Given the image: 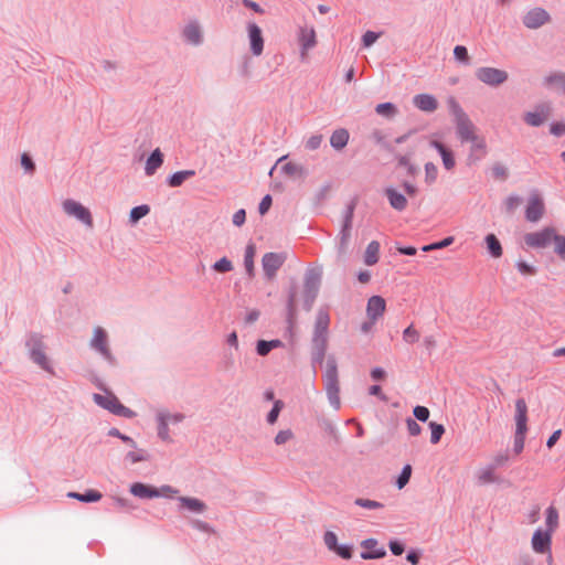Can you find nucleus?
<instances>
[{"mask_svg":"<svg viewBox=\"0 0 565 565\" xmlns=\"http://www.w3.org/2000/svg\"><path fill=\"white\" fill-rule=\"evenodd\" d=\"M448 106L451 115L454 116L456 135L460 141L468 142L477 140L476 126L459 103L454 97H450L448 99Z\"/></svg>","mask_w":565,"mask_h":565,"instance_id":"1","label":"nucleus"},{"mask_svg":"<svg viewBox=\"0 0 565 565\" xmlns=\"http://www.w3.org/2000/svg\"><path fill=\"white\" fill-rule=\"evenodd\" d=\"M24 344L28 350L29 359L43 371L54 374V369L46 355V345L43 334L39 332L28 333Z\"/></svg>","mask_w":565,"mask_h":565,"instance_id":"2","label":"nucleus"},{"mask_svg":"<svg viewBox=\"0 0 565 565\" xmlns=\"http://www.w3.org/2000/svg\"><path fill=\"white\" fill-rule=\"evenodd\" d=\"M323 383L330 405L334 409H339L341 406L339 374L337 360L333 355H329L327 358L326 371L323 373Z\"/></svg>","mask_w":565,"mask_h":565,"instance_id":"3","label":"nucleus"},{"mask_svg":"<svg viewBox=\"0 0 565 565\" xmlns=\"http://www.w3.org/2000/svg\"><path fill=\"white\" fill-rule=\"evenodd\" d=\"M93 399L99 407L110 412L116 416L128 419L136 417V413L129 407L122 405L117 396L113 393H107L106 395L95 393L93 395Z\"/></svg>","mask_w":565,"mask_h":565,"instance_id":"4","label":"nucleus"},{"mask_svg":"<svg viewBox=\"0 0 565 565\" xmlns=\"http://www.w3.org/2000/svg\"><path fill=\"white\" fill-rule=\"evenodd\" d=\"M89 347L92 350L100 354L109 364H116V359L108 345V334L104 328L96 327L94 329V335L89 342Z\"/></svg>","mask_w":565,"mask_h":565,"instance_id":"5","label":"nucleus"},{"mask_svg":"<svg viewBox=\"0 0 565 565\" xmlns=\"http://www.w3.org/2000/svg\"><path fill=\"white\" fill-rule=\"evenodd\" d=\"M557 236L558 234L554 227L546 226L541 231L525 234L524 242L532 248H546L552 242L555 243Z\"/></svg>","mask_w":565,"mask_h":565,"instance_id":"6","label":"nucleus"},{"mask_svg":"<svg viewBox=\"0 0 565 565\" xmlns=\"http://www.w3.org/2000/svg\"><path fill=\"white\" fill-rule=\"evenodd\" d=\"M476 77L480 82L497 87L508 81V73L495 67L483 66L476 71Z\"/></svg>","mask_w":565,"mask_h":565,"instance_id":"7","label":"nucleus"},{"mask_svg":"<svg viewBox=\"0 0 565 565\" xmlns=\"http://www.w3.org/2000/svg\"><path fill=\"white\" fill-rule=\"evenodd\" d=\"M286 259L287 257L284 253H266L262 258V266L265 277L269 280L273 279Z\"/></svg>","mask_w":565,"mask_h":565,"instance_id":"8","label":"nucleus"},{"mask_svg":"<svg viewBox=\"0 0 565 565\" xmlns=\"http://www.w3.org/2000/svg\"><path fill=\"white\" fill-rule=\"evenodd\" d=\"M63 210L66 214L76 217L83 224L89 227L93 226V217L89 210L79 202L67 199L63 202Z\"/></svg>","mask_w":565,"mask_h":565,"instance_id":"9","label":"nucleus"},{"mask_svg":"<svg viewBox=\"0 0 565 565\" xmlns=\"http://www.w3.org/2000/svg\"><path fill=\"white\" fill-rule=\"evenodd\" d=\"M550 21V13L545 9L539 7L531 9L522 19L524 26L531 30L539 29Z\"/></svg>","mask_w":565,"mask_h":565,"instance_id":"10","label":"nucleus"},{"mask_svg":"<svg viewBox=\"0 0 565 565\" xmlns=\"http://www.w3.org/2000/svg\"><path fill=\"white\" fill-rule=\"evenodd\" d=\"M297 296L298 286L292 282L288 288L287 303H286V323L289 330L294 329L297 320Z\"/></svg>","mask_w":565,"mask_h":565,"instance_id":"11","label":"nucleus"},{"mask_svg":"<svg viewBox=\"0 0 565 565\" xmlns=\"http://www.w3.org/2000/svg\"><path fill=\"white\" fill-rule=\"evenodd\" d=\"M545 213V204L539 194H533L529 199L525 209V218L531 223L539 222Z\"/></svg>","mask_w":565,"mask_h":565,"instance_id":"12","label":"nucleus"},{"mask_svg":"<svg viewBox=\"0 0 565 565\" xmlns=\"http://www.w3.org/2000/svg\"><path fill=\"white\" fill-rule=\"evenodd\" d=\"M183 40L193 46H199L203 43V33L198 20L188 22L182 30Z\"/></svg>","mask_w":565,"mask_h":565,"instance_id":"13","label":"nucleus"},{"mask_svg":"<svg viewBox=\"0 0 565 565\" xmlns=\"http://www.w3.org/2000/svg\"><path fill=\"white\" fill-rule=\"evenodd\" d=\"M361 546L363 548L361 558L363 559H380L386 555V550L383 546H379V542L375 539L362 541Z\"/></svg>","mask_w":565,"mask_h":565,"instance_id":"14","label":"nucleus"},{"mask_svg":"<svg viewBox=\"0 0 565 565\" xmlns=\"http://www.w3.org/2000/svg\"><path fill=\"white\" fill-rule=\"evenodd\" d=\"M355 206H356L355 200H351L345 206V210L343 213L342 228L340 231V237H341L342 245L347 244L348 239L350 238Z\"/></svg>","mask_w":565,"mask_h":565,"instance_id":"15","label":"nucleus"},{"mask_svg":"<svg viewBox=\"0 0 565 565\" xmlns=\"http://www.w3.org/2000/svg\"><path fill=\"white\" fill-rule=\"evenodd\" d=\"M248 39L250 44V51L254 55L258 56L264 50V38L262 29L254 22H249L247 25Z\"/></svg>","mask_w":565,"mask_h":565,"instance_id":"16","label":"nucleus"},{"mask_svg":"<svg viewBox=\"0 0 565 565\" xmlns=\"http://www.w3.org/2000/svg\"><path fill=\"white\" fill-rule=\"evenodd\" d=\"M515 433L520 435L527 433V405L524 398L515 401Z\"/></svg>","mask_w":565,"mask_h":565,"instance_id":"17","label":"nucleus"},{"mask_svg":"<svg viewBox=\"0 0 565 565\" xmlns=\"http://www.w3.org/2000/svg\"><path fill=\"white\" fill-rule=\"evenodd\" d=\"M552 533L548 531L536 530L532 536V547L536 553L544 554L551 552Z\"/></svg>","mask_w":565,"mask_h":565,"instance_id":"18","label":"nucleus"},{"mask_svg":"<svg viewBox=\"0 0 565 565\" xmlns=\"http://www.w3.org/2000/svg\"><path fill=\"white\" fill-rule=\"evenodd\" d=\"M429 146L438 151L441 157L444 168L446 170H452L456 166L455 156L451 149L444 145L439 140H430Z\"/></svg>","mask_w":565,"mask_h":565,"instance_id":"19","label":"nucleus"},{"mask_svg":"<svg viewBox=\"0 0 565 565\" xmlns=\"http://www.w3.org/2000/svg\"><path fill=\"white\" fill-rule=\"evenodd\" d=\"M129 491L132 495L140 499H153L161 497V492L158 491V488L142 482L132 483Z\"/></svg>","mask_w":565,"mask_h":565,"instance_id":"20","label":"nucleus"},{"mask_svg":"<svg viewBox=\"0 0 565 565\" xmlns=\"http://www.w3.org/2000/svg\"><path fill=\"white\" fill-rule=\"evenodd\" d=\"M416 108L426 113H434L438 108V100L430 94H418L413 98Z\"/></svg>","mask_w":565,"mask_h":565,"instance_id":"21","label":"nucleus"},{"mask_svg":"<svg viewBox=\"0 0 565 565\" xmlns=\"http://www.w3.org/2000/svg\"><path fill=\"white\" fill-rule=\"evenodd\" d=\"M330 316L327 309H319L317 312L313 334L328 335L329 334Z\"/></svg>","mask_w":565,"mask_h":565,"instance_id":"22","label":"nucleus"},{"mask_svg":"<svg viewBox=\"0 0 565 565\" xmlns=\"http://www.w3.org/2000/svg\"><path fill=\"white\" fill-rule=\"evenodd\" d=\"M537 108H541V111H529L524 115V121L529 126L540 127L547 119L550 115V107L542 105Z\"/></svg>","mask_w":565,"mask_h":565,"instance_id":"23","label":"nucleus"},{"mask_svg":"<svg viewBox=\"0 0 565 565\" xmlns=\"http://www.w3.org/2000/svg\"><path fill=\"white\" fill-rule=\"evenodd\" d=\"M178 501L180 503V509H185L193 513H203L206 510V504L193 497H179Z\"/></svg>","mask_w":565,"mask_h":565,"instance_id":"24","label":"nucleus"},{"mask_svg":"<svg viewBox=\"0 0 565 565\" xmlns=\"http://www.w3.org/2000/svg\"><path fill=\"white\" fill-rule=\"evenodd\" d=\"M163 153L159 148L154 149L146 161L145 173L148 177L153 175L163 164Z\"/></svg>","mask_w":565,"mask_h":565,"instance_id":"25","label":"nucleus"},{"mask_svg":"<svg viewBox=\"0 0 565 565\" xmlns=\"http://www.w3.org/2000/svg\"><path fill=\"white\" fill-rule=\"evenodd\" d=\"M385 299L381 296H372L367 301L366 311L371 319L375 320L385 310Z\"/></svg>","mask_w":565,"mask_h":565,"instance_id":"26","label":"nucleus"},{"mask_svg":"<svg viewBox=\"0 0 565 565\" xmlns=\"http://www.w3.org/2000/svg\"><path fill=\"white\" fill-rule=\"evenodd\" d=\"M322 271L319 268H309L305 274L303 288L320 290Z\"/></svg>","mask_w":565,"mask_h":565,"instance_id":"27","label":"nucleus"},{"mask_svg":"<svg viewBox=\"0 0 565 565\" xmlns=\"http://www.w3.org/2000/svg\"><path fill=\"white\" fill-rule=\"evenodd\" d=\"M299 42H300L302 52L312 49L317 43L315 29L307 28V26L300 28Z\"/></svg>","mask_w":565,"mask_h":565,"instance_id":"28","label":"nucleus"},{"mask_svg":"<svg viewBox=\"0 0 565 565\" xmlns=\"http://www.w3.org/2000/svg\"><path fill=\"white\" fill-rule=\"evenodd\" d=\"M157 419V434L162 441L171 443L169 423L167 422V415L163 411H159L156 416Z\"/></svg>","mask_w":565,"mask_h":565,"instance_id":"29","label":"nucleus"},{"mask_svg":"<svg viewBox=\"0 0 565 565\" xmlns=\"http://www.w3.org/2000/svg\"><path fill=\"white\" fill-rule=\"evenodd\" d=\"M195 175L194 170H180L167 178V184L170 188H179L188 179Z\"/></svg>","mask_w":565,"mask_h":565,"instance_id":"30","label":"nucleus"},{"mask_svg":"<svg viewBox=\"0 0 565 565\" xmlns=\"http://www.w3.org/2000/svg\"><path fill=\"white\" fill-rule=\"evenodd\" d=\"M349 131L345 128L334 130L330 137V145L335 150H342L349 142Z\"/></svg>","mask_w":565,"mask_h":565,"instance_id":"31","label":"nucleus"},{"mask_svg":"<svg viewBox=\"0 0 565 565\" xmlns=\"http://www.w3.org/2000/svg\"><path fill=\"white\" fill-rule=\"evenodd\" d=\"M67 497L72 498V499H75V500H78V501L84 502V503H92V502H98L103 498V494L98 490L88 489V490H86L83 493H79V492H68Z\"/></svg>","mask_w":565,"mask_h":565,"instance_id":"32","label":"nucleus"},{"mask_svg":"<svg viewBox=\"0 0 565 565\" xmlns=\"http://www.w3.org/2000/svg\"><path fill=\"white\" fill-rule=\"evenodd\" d=\"M472 146L470 148L469 160L478 161L481 160L487 154V143L483 138H479L477 136V140L471 141Z\"/></svg>","mask_w":565,"mask_h":565,"instance_id":"33","label":"nucleus"},{"mask_svg":"<svg viewBox=\"0 0 565 565\" xmlns=\"http://www.w3.org/2000/svg\"><path fill=\"white\" fill-rule=\"evenodd\" d=\"M495 469L488 465L486 468L480 469L477 472V483L479 486H486L499 481V478L494 473Z\"/></svg>","mask_w":565,"mask_h":565,"instance_id":"34","label":"nucleus"},{"mask_svg":"<svg viewBox=\"0 0 565 565\" xmlns=\"http://www.w3.org/2000/svg\"><path fill=\"white\" fill-rule=\"evenodd\" d=\"M284 343L279 339L274 340H258L256 343V353L259 356H266L269 354V352L274 349L282 347Z\"/></svg>","mask_w":565,"mask_h":565,"instance_id":"35","label":"nucleus"},{"mask_svg":"<svg viewBox=\"0 0 565 565\" xmlns=\"http://www.w3.org/2000/svg\"><path fill=\"white\" fill-rule=\"evenodd\" d=\"M379 254L380 243L376 241L370 242L364 253V264L367 266L375 265L379 262Z\"/></svg>","mask_w":565,"mask_h":565,"instance_id":"36","label":"nucleus"},{"mask_svg":"<svg viewBox=\"0 0 565 565\" xmlns=\"http://www.w3.org/2000/svg\"><path fill=\"white\" fill-rule=\"evenodd\" d=\"M281 172L294 178H306L308 174L307 169L295 162H287L281 166Z\"/></svg>","mask_w":565,"mask_h":565,"instance_id":"37","label":"nucleus"},{"mask_svg":"<svg viewBox=\"0 0 565 565\" xmlns=\"http://www.w3.org/2000/svg\"><path fill=\"white\" fill-rule=\"evenodd\" d=\"M484 241L487 244V249L492 257L499 258L502 256L503 249L501 243L494 234H488Z\"/></svg>","mask_w":565,"mask_h":565,"instance_id":"38","label":"nucleus"},{"mask_svg":"<svg viewBox=\"0 0 565 565\" xmlns=\"http://www.w3.org/2000/svg\"><path fill=\"white\" fill-rule=\"evenodd\" d=\"M369 140L381 149H388L387 134L383 129L374 128L369 136Z\"/></svg>","mask_w":565,"mask_h":565,"instance_id":"39","label":"nucleus"},{"mask_svg":"<svg viewBox=\"0 0 565 565\" xmlns=\"http://www.w3.org/2000/svg\"><path fill=\"white\" fill-rule=\"evenodd\" d=\"M254 256H255V246L254 244H248L245 248L244 254V266L248 276L254 275Z\"/></svg>","mask_w":565,"mask_h":565,"instance_id":"40","label":"nucleus"},{"mask_svg":"<svg viewBox=\"0 0 565 565\" xmlns=\"http://www.w3.org/2000/svg\"><path fill=\"white\" fill-rule=\"evenodd\" d=\"M407 206V199L402 193L397 192L395 189L391 188V207L403 211Z\"/></svg>","mask_w":565,"mask_h":565,"instance_id":"41","label":"nucleus"},{"mask_svg":"<svg viewBox=\"0 0 565 565\" xmlns=\"http://www.w3.org/2000/svg\"><path fill=\"white\" fill-rule=\"evenodd\" d=\"M558 526V512L554 507L546 510V531L553 533Z\"/></svg>","mask_w":565,"mask_h":565,"instance_id":"42","label":"nucleus"},{"mask_svg":"<svg viewBox=\"0 0 565 565\" xmlns=\"http://www.w3.org/2000/svg\"><path fill=\"white\" fill-rule=\"evenodd\" d=\"M150 212V207L147 204H141L132 207L129 214V221L135 224Z\"/></svg>","mask_w":565,"mask_h":565,"instance_id":"43","label":"nucleus"},{"mask_svg":"<svg viewBox=\"0 0 565 565\" xmlns=\"http://www.w3.org/2000/svg\"><path fill=\"white\" fill-rule=\"evenodd\" d=\"M319 290L315 289H305L302 291V307L306 311H310L313 307V303L318 297Z\"/></svg>","mask_w":565,"mask_h":565,"instance_id":"44","label":"nucleus"},{"mask_svg":"<svg viewBox=\"0 0 565 565\" xmlns=\"http://www.w3.org/2000/svg\"><path fill=\"white\" fill-rule=\"evenodd\" d=\"M413 468L409 463H406L401 473L397 476L395 484L398 489H403L408 482L412 477Z\"/></svg>","mask_w":565,"mask_h":565,"instance_id":"45","label":"nucleus"},{"mask_svg":"<svg viewBox=\"0 0 565 565\" xmlns=\"http://www.w3.org/2000/svg\"><path fill=\"white\" fill-rule=\"evenodd\" d=\"M544 83L548 86L559 85L562 87L563 93L565 94V73L555 72L550 74L544 78Z\"/></svg>","mask_w":565,"mask_h":565,"instance_id":"46","label":"nucleus"},{"mask_svg":"<svg viewBox=\"0 0 565 565\" xmlns=\"http://www.w3.org/2000/svg\"><path fill=\"white\" fill-rule=\"evenodd\" d=\"M282 408H284L282 401H280V399L274 401L273 407L266 416V420L269 425H274L277 422Z\"/></svg>","mask_w":565,"mask_h":565,"instance_id":"47","label":"nucleus"},{"mask_svg":"<svg viewBox=\"0 0 565 565\" xmlns=\"http://www.w3.org/2000/svg\"><path fill=\"white\" fill-rule=\"evenodd\" d=\"M429 428L431 430L430 443L433 445H436L440 441L443 435L445 434V427L443 424H438L436 422H430Z\"/></svg>","mask_w":565,"mask_h":565,"instance_id":"48","label":"nucleus"},{"mask_svg":"<svg viewBox=\"0 0 565 565\" xmlns=\"http://www.w3.org/2000/svg\"><path fill=\"white\" fill-rule=\"evenodd\" d=\"M328 349V335L312 334L311 350L326 351Z\"/></svg>","mask_w":565,"mask_h":565,"instance_id":"49","label":"nucleus"},{"mask_svg":"<svg viewBox=\"0 0 565 565\" xmlns=\"http://www.w3.org/2000/svg\"><path fill=\"white\" fill-rule=\"evenodd\" d=\"M454 56L455 58L465 64V65H469L470 64V56L468 54V50L466 46L463 45H457L455 46L454 49Z\"/></svg>","mask_w":565,"mask_h":565,"instance_id":"50","label":"nucleus"},{"mask_svg":"<svg viewBox=\"0 0 565 565\" xmlns=\"http://www.w3.org/2000/svg\"><path fill=\"white\" fill-rule=\"evenodd\" d=\"M438 177V169L433 162H427L425 164V181L428 184L434 183Z\"/></svg>","mask_w":565,"mask_h":565,"instance_id":"51","label":"nucleus"},{"mask_svg":"<svg viewBox=\"0 0 565 565\" xmlns=\"http://www.w3.org/2000/svg\"><path fill=\"white\" fill-rule=\"evenodd\" d=\"M332 552L343 559H350L352 557L353 546L351 544H338Z\"/></svg>","mask_w":565,"mask_h":565,"instance_id":"52","label":"nucleus"},{"mask_svg":"<svg viewBox=\"0 0 565 565\" xmlns=\"http://www.w3.org/2000/svg\"><path fill=\"white\" fill-rule=\"evenodd\" d=\"M398 166L403 167L406 170L407 175L415 177L418 172V169L415 164H413L409 159L405 156L398 158Z\"/></svg>","mask_w":565,"mask_h":565,"instance_id":"53","label":"nucleus"},{"mask_svg":"<svg viewBox=\"0 0 565 565\" xmlns=\"http://www.w3.org/2000/svg\"><path fill=\"white\" fill-rule=\"evenodd\" d=\"M212 268L217 273H228L233 269V265L227 257H222L213 264Z\"/></svg>","mask_w":565,"mask_h":565,"instance_id":"54","label":"nucleus"},{"mask_svg":"<svg viewBox=\"0 0 565 565\" xmlns=\"http://www.w3.org/2000/svg\"><path fill=\"white\" fill-rule=\"evenodd\" d=\"M491 171H492V177L495 180L504 181L509 177L508 169L500 162L494 163L492 166Z\"/></svg>","mask_w":565,"mask_h":565,"instance_id":"55","label":"nucleus"},{"mask_svg":"<svg viewBox=\"0 0 565 565\" xmlns=\"http://www.w3.org/2000/svg\"><path fill=\"white\" fill-rule=\"evenodd\" d=\"M322 140H323L322 135H319V134L312 135L307 139V141L305 143V148L310 151L317 150L318 148H320Z\"/></svg>","mask_w":565,"mask_h":565,"instance_id":"56","label":"nucleus"},{"mask_svg":"<svg viewBox=\"0 0 565 565\" xmlns=\"http://www.w3.org/2000/svg\"><path fill=\"white\" fill-rule=\"evenodd\" d=\"M415 418L422 423H426L429 418L430 412L426 406L417 405L413 409Z\"/></svg>","mask_w":565,"mask_h":565,"instance_id":"57","label":"nucleus"},{"mask_svg":"<svg viewBox=\"0 0 565 565\" xmlns=\"http://www.w3.org/2000/svg\"><path fill=\"white\" fill-rule=\"evenodd\" d=\"M292 438H294L292 430L291 429H284V430L278 431V434L276 435L274 441H275L276 445L280 446V445H284V444L288 443Z\"/></svg>","mask_w":565,"mask_h":565,"instance_id":"58","label":"nucleus"},{"mask_svg":"<svg viewBox=\"0 0 565 565\" xmlns=\"http://www.w3.org/2000/svg\"><path fill=\"white\" fill-rule=\"evenodd\" d=\"M21 166L30 174H33L35 171V163L29 153H23L21 156Z\"/></svg>","mask_w":565,"mask_h":565,"instance_id":"59","label":"nucleus"},{"mask_svg":"<svg viewBox=\"0 0 565 565\" xmlns=\"http://www.w3.org/2000/svg\"><path fill=\"white\" fill-rule=\"evenodd\" d=\"M323 542L329 551H333L334 547L339 544L337 534L332 531H327L323 535Z\"/></svg>","mask_w":565,"mask_h":565,"instance_id":"60","label":"nucleus"},{"mask_svg":"<svg viewBox=\"0 0 565 565\" xmlns=\"http://www.w3.org/2000/svg\"><path fill=\"white\" fill-rule=\"evenodd\" d=\"M131 463H137L148 460V456L145 450L129 451L126 456Z\"/></svg>","mask_w":565,"mask_h":565,"instance_id":"61","label":"nucleus"},{"mask_svg":"<svg viewBox=\"0 0 565 565\" xmlns=\"http://www.w3.org/2000/svg\"><path fill=\"white\" fill-rule=\"evenodd\" d=\"M190 525L193 529L199 530L204 533H214V529L209 523L201 521V520H196V519L191 520Z\"/></svg>","mask_w":565,"mask_h":565,"instance_id":"62","label":"nucleus"},{"mask_svg":"<svg viewBox=\"0 0 565 565\" xmlns=\"http://www.w3.org/2000/svg\"><path fill=\"white\" fill-rule=\"evenodd\" d=\"M403 338L408 343H415L419 339V333L413 326H409L404 330Z\"/></svg>","mask_w":565,"mask_h":565,"instance_id":"63","label":"nucleus"},{"mask_svg":"<svg viewBox=\"0 0 565 565\" xmlns=\"http://www.w3.org/2000/svg\"><path fill=\"white\" fill-rule=\"evenodd\" d=\"M554 244V252L565 262V236L558 234Z\"/></svg>","mask_w":565,"mask_h":565,"instance_id":"64","label":"nucleus"}]
</instances>
